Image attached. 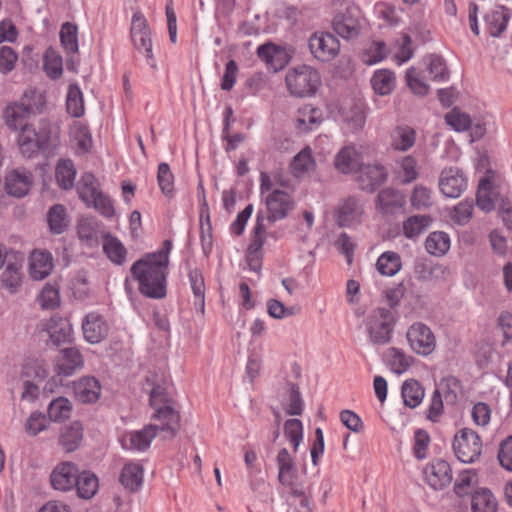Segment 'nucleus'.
<instances>
[{"label":"nucleus","mask_w":512,"mask_h":512,"mask_svg":"<svg viewBox=\"0 0 512 512\" xmlns=\"http://www.w3.org/2000/svg\"><path fill=\"white\" fill-rule=\"evenodd\" d=\"M74 393L80 402L94 403L101 395L100 382L95 377H82L74 383Z\"/></svg>","instance_id":"obj_27"},{"label":"nucleus","mask_w":512,"mask_h":512,"mask_svg":"<svg viewBox=\"0 0 512 512\" xmlns=\"http://www.w3.org/2000/svg\"><path fill=\"white\" fill-rule=\"evenodd\" d=\"M364 209L355 197L343 199L334 211V218L341 227H352L361 223Z\"/></svg>","instance_id":"obj_14"},{"label":"nucleus","mask_w":512,"mask_h":512,"mask_svg":"<svg viewBox=\"0 0 512 512\" xmlns=\"http://www.w3.org/2000/svg\"><path fill=\"white\" fill-rule=\"evenodd\" d=\"M23 258L15 254L13 260H9L1 274V286L11 294L19 292L24 274L22 272Z\"/></svg>","instance_id":"obj_21"},{"label":"nucleus","mask_w":512,"mask_h":512,"mask_svg":"<svg viewBox=\"0 0 512 512\" xmlns=\"http://www.w3.org/2000/svg\"><path fill=\"white\" fill-rule=\"evenodd\" d=\"M451 246L449 235L443 231L431 232L425 240L426 251L433 256L445 255Z\"/></svg>","instance_id":"obj_38"},{"label":"nucleus","mask_w":512,"mask_h":512,"mask_svg":"<svg viewBox=\"0 0 512 512\" xmlns=\"http://www.w3.org/2000/svg\"><path fill=\"white\" fill-rule=\"evenodd\" d=\"M410 349L420 356H428L436 349V337L433 331L422 322H415L406 331Z\"/></svg>","instance_id":"obj_9"},{"label":"nucleus","mask_w":512,"mask_h":512,"mask_svg":"<svg viewBox=\"0 0 512 512\" xmlns=\"http://www.w3.org/2000/svg\"><path fill=\"white\" fill-rule=\"evenodd\" d=\"M511 12L504 6H495L484 16L485 27L492 37L500 36L507 28Z\"/></svg>","instance_id":"obj_25"},{"label":"nucleus","mask_w":512,"mask_h":512,"mask_svg":"<svg viewBox=\"0 0 512 512\" xmlns=\"http://www.w3.org/2000/svg\"><path fill=\"white\" fill-rule=\"evenodd\" d=\"M82 365L83 358L79 350L76 348H66L61 352L56 371L59 375L70 376Z\"/></svg>","instance_id":"obj_35"},{"label":"nucleus","mask_w":512,"mask_h":512,"mask_svg":"<svg viewBox=\"0 0 512 512\" xmlns=\"http://www.w3.org/2000/svg\"><path fill=\"white\" fill-rule=\"evenodd\" d=\"M453 451L463 463H472L479 458L482 451L480 436L470 428L460 429L453 439Z\"/></svg>","instance_id":"obj_8"},{"label":"nucleus","mask_w":512,"mask_h":512,"mask_svg":"<svg viewBox=\"0 0 512 512\" xmlns=\"http://www.w3.org/2000/svg\"><path fill=\"white\" fill-rule=\"evenodd\" d=\"M77 494L80 498L90 499L98 491L99 482L96 475L90 472L79 473L77 482L75 483Z\"/></svg>","instance_id":"obj_52"},{"label":"nucleus","mask_w":512,"mask_h":512,"mask_svg":"<svg viewBox=\"0 0 512 512\" xmlns=\"http://www.w3.org/2000/svg\"><path fill=\"white\" fill-rule=\"evenodd\" d=\"M284 435L292 444L293 451L296 453L303 439V425L298 419H289L284 424Z\"/></svg>","instance_id":"obj_61"},{"label":"nucleus","mask_w":512,"mask_h":512,"mask_svg":"<svg viewBox=\"0 0 512 512\" xmlns=\"http://www.w3.org/2000/svg\"><path fill=\"white\" fill-rule=\"evenodd\" d=\"M495 173L491 170L487 171L486 176L481 178L477 191V205L486 212H489L495 207L496 193L493 187V180Z\"/></svg>","instance_id":"obj_28"},{"label":"nucleus","mask_w":512,"mask_h":512,"mask_svg":"<svg viewBox=\"0 0 512 512\" xmlns=\"http://www.w3.org/2000/svg\"><path fill=\"white\" fill-rule=\"evenodd\" d=\"M374 13L387 26H396L400 22L396 8L387 2H377L374 5Z\"/></svg>","instance_id":"obj_59"},{"label":"nucleus","mask_w":512,"mask_h":512,"mask_svg":"<svg viewBox=\"0 0 512 512\" xmlns=\"http://www.w3.org/2000/svg\"><path fill=\"white\" fill-rule=\"evenodd\" d=\"M66 109L67 112L76 118L84 115L85 106L83 93L78 85L70 84L66 96Z\"/></svg>","instance_id":"obj_50"},{"label":"nucleus","mask_w":512,"mask_h":512,"mask_svg":"<svg viewBox=\"0 0 512 512\" xmlns=\"http://www.w3.org/2000/svg\"><path fill=\"white\" fill-rule=\"evenodd\" d=\"M323 121V112L311 104L300 106L294 114L293 123L299 133L317 129Z\"/></svg>","instance_id":"obj_17"},{"label":"nucleus","mask_w":512,"mask_h":512,"mask_svg":"<svg viewBox=\"0 0 512 512\" xmlns=\"http://www.w3.org/2000/svg\"><path fill=\"white\" fill-rule=\"evenodd\" d=\"M446 123L455 131H466L471 127L470 116L459 108H453L445 115Z\"/></svg>","instance_id":"obj_58"},{"label":"nucleus","mask_w":512,"mask_h":512,"mask_svg":"<svg viewBox=\"0 0 512 512\" xmlns=\"http://www.w3.org/2000/svg\"><path fill=\"white\" fill-rule=\"evenodd\" d=\"M50 339L56 345L70 342L73 334V327L68 319L52 317L46 325Z\"/></svg>","instance_id":"obj_30"},{"label":"nucleus","mask_w":512,"mask_h":512,"mask_svg":"<svg viewBox=\"0 0 512 512\" xmlns=\"http://www.w3.org/2000/svg\"><path fill=\"white\" fill-rule=\"evenodd\" d=\"M100 223L92 217L83 218L77 226L78 236L83 241H92L97 239Z\"/></svg>","instance_id":"obj_64"},{"label":"nucleus","mask_w":512,"mask_h":512,"mask_svg":"<svg viewBox=\"0 0 512 512\" xmlns=\"http://www.w3.org/2000/svg\"><path fill=\"white\" fill-rule=\"evenodd\" d=\"M388 50L383 41L369 43L361 52L360 59L364 64L374 65L387 56Z\"/></svg>","instance_id":"obj_53"},{"label":"nucleus","mask_w":512,"mask_h":512,"mask_svg":"<svg viewBox=\"0 0 512 512\" xmlns=\"http://www.w3.org/2000/svg\"><path fill=\"white\" fill-rule=\"evenodd\" d=\"M72 412L71 402L64 397L54 399L48 407V416L54 422H62L68 419Z\"/></svg>","instance_id":"obj_55"},{"label":"nucleus","mask_w":512,"mask_h":512,"mask_svg":"<svg viewBox=\"0 0 512 512\" xmlns=\"http://www.w3.org/2000/svg\"><path fill=\"white\" fill-rule=\"evenodd\" d=\"M264 203L267 211V220L276 222L284 219L294 208L291 194L283 190H275L265 196Z\"/></svg>","instance_id":"obj_12"},{"label":"nucleus","mask_w":512,"mask_h":512,"mask_svg":"<svg viewBox=\"0 0 512 512\" xmlns=\"http://www.w3.org/2000/svg\"><path fill=\"white\" fill-rule=\"evenodd\" d=\"M47 369L42 360L27 359L22 365L21 376L25 378H33L36 380H43L47 377Z\"/></svg>","instance_id":"obj_60"},{"label":"nucleus","mask_w":512,"mask_h":512,"mask_svg":"<svg viewBox=\"0 0 512 512\" xmlns=\"http://www.w3.org/2000/svg\"><path fill=\"white\" fill-rule=\"evenodd\" d=\"M316 163L310 147L302 149L291 162V172L295 177H303L315 169Z\"/></svg>","instance_id":"obj_37"},{"label":"nucleus","mask_w":512,"mask_h":512,"mask_svg":"<svg viewBox=\"0 0 512 512\" xmlns=\"http://www.w3.org/2000/svg\"><path fill=\"white\" fill-rule=\"evenodd\" d=\"M278 480L294 496H303V486L298 482L295 461L286 448L279 450L276 456Z\"/></svg>","instance_id":"obj_10"},{"label":"nucleus","mask_w":512,"mask_h":512,"mask_svg":"<svg viewBox=\"0 0 512 512\" xmlns=\"http://www.w3.org/2000/svg\"><path fill=\"white\" fill-rule=\"evenodd\" d=\"M471 508L473 512H496L497 501L490 490L481 488L472 495Z\"/></svg>","instance_id":"obj_48"},{"label":"nucleus","mask_w":512,"mask_h":512,"mask_svg":"<svg viewBox=\"0 0 512 512\" xmlns=\"http://www.w3.org/2000/svg\"><path fill=\"white\" fill-rule=\"evenodd\" d=\"M30 114L31 112L25 103H11L5 108L3 117L8 128L16 131L21 130L23 126H28L25 121Z\"/></svg>","instance_id":"obj_32"},{"label":"nucleus","mask_w":512,"mask_h":512,"mask_svg":"<svg viewBox=\"0 0 512 512\" xmlns=\"http://www.w3.org/2000/svg\"><path fill=\"white\" fill-rule=\"evenodd\" d=\"M43 70L51 79H58L63 74L62 56L53 47H49L43 55Z\"/></svg>","instance_id":"obj_46"},{"label":"nucleus","mask_w":512,"mask_h":512,"mask_svg":"<svg viewBox=\"0 0 512 512\" xmlns=\"http://www.w3.org/2000/svg\"><path fill=\"white\" fill-rule=\"evenodd\" d=\"M263 221L264 218L258 214L253 231V238L248 248L247 263L250 269L255 272H258L261 268L260 250L265 241V225Z\"/></svg>","instance_id":"obj_23"},{"label":"nucleus","mask_w":512,"mask_h":512,"mask_svg":"<svg viewBox=\"0 0 512 512\" xmlns=\"http://www.w3.org/2000/svg\"><path fill=\"white\" fill-rule=\"evenodd\" d=\"M77 192L80 199L87 205L101 192L100 184L97 178L91 173H85L82 175Z\"/></svg>","instance_id":"obj_45"},{"label":"nucleus","mask_w":512,"mask_h":512,"mask_svg":"<svg viewBox=\"0 0 512 512\" xmlns=\"http://www.w3.org/2000/svg\"><path fill=\"white\" fill-rule=\"evenodd\" d=\"M157 182L162 193L168 197L174 194V176L167 163H160L157 172Z\"/></svg>","instance_id":"obj_57"},{"label":"nucleus","mask_w":512,"mask_h":512,"mask_svg":"<svg viewBox=\"0 0 512 512\" xmlns=\"http://www.w3.org/2000/svg\"><path fill=\"white\" fill-rule=\"evenodd\" d=\"M120 482L126 489L136 491L143 482V467L134 462L125 464L120 475Z\"/></svg>","instance_id":"obj_36"},{"label":"nucleus","mask_w":512,"mask_h":512,"mask_svg":"<svg viewBox=\"0 0 512 512\" xmlns=\"http://www.w3.org/2000/svg\"><path fill=\"white\" fill-rule=\"evenodd\" d=\"M53 257L50 252L36 249L29 256L28 272L33 280L41 281L50 275Z\"/></svg>","instance_id":"obj_22"},{"label":"nucleus","mask_w":512,"mask_h":512,"mask_svg":"<svg viewBox=\"0 0 512 512\" xmlns=\"http://www.w3.org/2000/svg\"><path fill=\"white\" fill-rule=\"evenodd\" d=\"M109 332V325L104 317L96 312L88 313L82 321L84 339L90 344L103 341Z\"/></svg>","instance_id":"obj_16"},{"label":"nucleus","mask_w":512,"mask_h":512,"mask_svg":"<svg viewBox=\"0 0 512 512\" xmlns=\"http://www.w3.org/2000/svg\"><path fill=\"white\" fill-rule=\"evenodd\" d=\"M378 207L385 213L401 208L405 203L404 195L392 188L383 189L377 198Z\"/></svg>","instance_id":"obj_44"},{"label":"nucleus","mask_w":512,"mask_h":512,"mask_svg":"<svg viewBox=\"0 0 512 512\" xmlns=\"http://www.w3.org/2000/svg\"><path fill=\"white\" fill-rule=\"evenodd\" d=\"M361 163V154L352 145L343 147L336 154L334 159L335 168L343 174H350L358 171L362 166Z\"/></svg>","instance_id":"obj_26"},{"label":"nucleus","mask_w":512,"mask_h":512,"mask_svg":"<svg viewBox=\"0 0 512 512\" xmlns=\"http://www.w3.org/2000/svg\"><path fill=\"white\" fill-rule=\"evenodd\" d=\"M401 267V257L393 251L382 253L376 262V269L383 276H394L401 270Z\"/></svg>","instance_id":"obj_43"},{"label":"nucleus","mask_w":512,"mask_h":512,"mask_svg":"<svg viewBox=\"0 0 512 512\" xmlns=\"http://www.w3.org/2000/svg\"><path fill=\"white\" fill-rule=\"evenodd\" d=\"M384 361L391 372L401 375L413 365L414 358L399 348L391 347L386 350Z\"/></svg>","instance_id":"obj_29"},{"label":"nucleus","mask_w":512,"mask_h":512,"mask_svg":"<svg viewBox=\"0 0 512 512\" xmlns=\"http://www.w3.org/2000/svg\"><path fill=\"white\" fill-rule=\"evenodd\" d=\"M79 470L72 462L59 463L50 475V482L54 489L70 491L75 487Z\"/></svg>","instance_id":"obj_18"},{"label":"nucleus","mask_w":512,"mask_h":512,"mask_svg":"<svg viewBox=\"0 0 512 512\" xmlns=\"http://www.w3.org/2000/svg\"><path fill=\"white\" fill-rule=\"evenodd\" d=\"M60 43L67 55L76 54L79 51L78 27L71 22H65L60 28Z\"/></svg>","instance_id":"obj_40"},{"label":"nucleus","mask_w":512,"mask_h":512,"mask_svg":"<svg viewBox=\"0 0 512 512\" xmlns=\"http://www.w3.org/2000/svg\"><path fill=\"white\" fill-rule=\"evenodd\" d=\"M103 250L114 264L121 265L126 260V248L118 238L110 234L103 236Z\"/></svg>","instance_id":"obj_41"},{"label":"nucleus","mask_w":512,"mask_h":512,"mask_svg":"<svg viewBox=\"0 0 512 512\" xmlns=\"http://www.w3.org/2000/svg\"><path fill=\"white\" fill-rule=\"evenodd\" d=\"M289 93L295 97L313 96L321 84L319 72L310 65L302 64L290 68L285 76Z\"/></svg>","instance_id":"obj_5"},{"label":"nucleus","mask_w":512,"mask_h":512,"mask_svg":"<svg viewBox=\"0 0 512 512\" xmlns=\"http://www.w3.org/2000/svg\"><path fill=\"white\" fill-rule=\"evenodd\" d=\"M257 55L266 63L269 69L275 72L283 69L291 58L286 48L273 43H266L259 46Z\"/></svg>","instance_id":"obj_20"},{"label":"nucleus","mask_w":512,"mask_h":512,"mask_svg":"<svg viewBox=\"0 0 512 512\" xmlns=\"http://www.w3.org/2000/svg\"><path fill=\"white\" fill-rule=\"evenodd\" d=\"M431 222V217L426 215L411 216L403 223V233L410 239L418 237L429 227Z\"/></svg>","instance_id":"obj_54"},{"label":"nucleus","mask_w":512,"mask_h":512,"mask_svg":"<svg viewBox=\"0 0 512 512\" xmlns=\"http://www.w3.org/2000/svg\"><path fill=\"white\" fill-rule=\"evenodd\" d=\"M38 301L44 309H54L58 307L60 304L58 288L52 284H46L38 296Z\"/></svg>","instance_id":"obj_63"},{"label":"nucleus","mask_w":512,"mask_h":512,"mask_svg":"<svg viewBox=\"0 0 512 512\" xmlns=\"http://www.w3.org/2000/svg\"><path fill=\"white\" fill-rule=\"evenodd\" d=\"M395 75L391 70L380 69L374 72L371 78L373 90L379 95H388L395 88Z\"/></svg>","instance_id":"obj_42"},{"label":"nucleus","mask_w":512,"mask_h":512,"mask_svg":"<svg viewBox=\"0 0 512 512\" xmlns=\"http://www.w3.org/2000/svg\"><path fill=\"white\" fill-rule=\"evenodd\" d=\"M401 397L406 407L414 409L422 403L425 389L419 381L412 378L407 379L401 386Z\"/></svg>","instance_id":"obj_33"},{"label":"nucleus","mask_w":512,"mask_h":512,"mask_svg":"<svg viewBox=\"0 0 512 512\" xmlns=\"http://www.w3.org/2000/svg\"><path fill=\"white\" fill-rule=\"evenodd\" d=\"M76 173L75 166L70 159H62L58 161L55 169L57 184L62 189H71L74 186Z\"/></svg>","instance_id":"obj_47"},{"label":"nucleus","mask_w":512,"mask_h":512,"mask_svg":"<svg viewBox=\"0 0 512 512\" xmlns=\"http://www.w3.org/2000/svg\"><path fill=\"white\" fill-rule=\"evenodd\" d=\"M21 154L31 158L39 152L47 151L52 145V127L49 121L42 120L38 128L23 126L18 135Z\"/></svg>","instance_id":"obj_4"},{"label":"nucleus","mask_w":512,"mask_h":512,"mask_svg":"<svg viewBox=\"0 0 512 512\" xmlns=\"http://www.w3.org/2000/svg\"><path fill=\"white\" fill-rule=\"evenodd\" d=\"M47 222L52 233H63L69 224L65 207L60 204L52 206L47 213Z\"/></svg>","instance_id":"obj_51"},{"label":"nucleus","mask_w":512,"mask_h":512,"mask_svg":"<svg viewBox=\"0 0 512 512\" xmlns=\"http://www.w3.org/2000/svg\"><path fill=\"white\" fill-rule=\"evenodd\" d=\"M130 40L135 50L142 54L149 66L156 67L153 54L152 30L148 20L140 11L133 13L130 25Z\"/></svg>","instance_id":"obj_6"},{"label":"nucleus","mask_w":512,"mask_h":512,"mask_svg":"<svg viewBox=\"0 0 512 512\" xmlns=\"http://www.w3.org/2000/svg\"><path fill=\"white\" fill-rule=\"evenodd\" d=\"M425 482L435 490L447 487L452 481V471L447 461L435 459L423 470Z\"/></svg>","instance_id":"obj_13"},{"label":"nucleus","mask_w":512,"mask_h":512,"mask_svg":"<svg viewBox=\"0 0 512 512\" xmlns=\"http://www.w3.org/2000/svg\"><path fill=\"white\" fill-rule=\"evenodd\" d=\"M467 188V178L456 167L445 168L439 178V189L449 198L459 197Z\"/></svg>","instance_id":"obj_15"},{"label":"nucleus","mask_w":512,"mask_h":512,"mask_svg":"<svg viewBox=\"0 0 512 512\" xmlns=\"http://www.w3.org/2000/svg\"><path fill=\"white\" fill-rule=\"evenodd\" d=\"M358 170V181L363 190L373 191L387 178V171L380 164L361 166Z\"/></svg>","instance_id":"obj_24"},{"label":"nucleus","mask_w":512,"mask_h":512,"mask_svg":"<svg viewBox=\"0 0 512 512\" xmlns=\"http://www.w3.org/2000/svg\"><path fill=\"white\" fill-rule=\"evenodd\" d=\"M33 176L24 168H16L9 171L5 177V189L9 195L23 197L30 190Z\"/></svg>","instance_id":"obj_19"},{"label":"nucleus","mask_w":512,"mask_h":512,"mask_svg":"<svg viewBox=\"0 0 512 512\" xmlns=\"http://www.w3.org/2000/svg\"><path fill=\"white\" fill-rule=\"evenodd\" d=\"M332 18L333 31L343 39L357 38L365 26V18L358 5L349 0L335 3Z\"/></svg>","instance_id":"obj_3"},{"label":"nucleus","mask_w":512,"mask_h":512,"mask_svg":"<svg viewBox=\"0 0 512 512\" xmlns=\"http://www.w3.org/2000/svg\"><path fill=\"white\" fill-rule=\"evenodd\" d=\"M189 281L196 298L195 305H198L203 313L205 308V284L202 273L197 269L191 271Z\"/></svg>","instance_id":"obj_62"},{"label":"nucleus","mask_w":512,"mask_h":512,"mask_svg":"<svg viewBox=\"0 0 512 512\" xmlns=\"http://www.w3.org/2000/svg\"><path fill=\"white\" fill-rule=\"evenodd\" d=\"M396 318L385 308L371 312L366 319V330L369 340L374 345H385L392 339Z\"/></svg>","instance_id":"obj_7"},{"label":"nucleus","mask_w":512,"mask_h":512,"mask_svg":"<svg viewBox=\"0 0 512 512\" xmlns=\"http://www.w3.org/2000/svg\"><path fill=\"white\" fill-rule=\"evenodd\" d=\"M393 59L398 65L410 60L413 56L412 41L408 34H402L393 47Z\"/></svg>","instance_id":"obj_56"},{"label":"nucleus","mask_w":512,"mask_h":512,"mask_svg":"<svg viewBox=\"0 0 512 512\" xmlns=\"http://www.w3.org/2000/svg\"><path fill=\"white\" fill-rule=\"evenodd\" d=\"M83 439V427L75 421L62 428L59 436V444L66 452L75 451Z\"/></svg>","instance_id":"obj_34"},{"label":"nucleus","mask_w":512,"mask_h":512,"mask_svg":"<svg viewBox=\"0 0 512 512\" xmlns=\"http://www.w3.org/2000/svg\"><path fill=\"white\" fill-rule=\"evenodd\" d=\"M390 137V144L394 150L407 151L415 144L416 133L411 127L399 126L391 132Z\"/></svg>","instance_id":"obj_39"},{"label":"nucleus","mask_w":512,"mask_h":512,"mask_svg":"<svg viewBox=\"0 0 512 512\" xmlns=\"http://www.w3.org/2000/svg\"><path fill=\"white\" fill-rule=\"evenodd\" d=\"M150 404L155 410L153 423L141 430L125 432L120 437L122 448L126 450L144 451L150 447L152 440L159 432H164L173 437L180 422L179 413L173 407V401L166 389L156 386L150 394Z\"/></svg>","instance_id":"obj_1"},{"label":"nucleus","mask_w":512,"mask_h":512,"mask_svg":"<svg viewBox=\"0 0 512 512\" xmlns=\"http://www.w3.org/2000/svg\"><path fill=\"white\" fill-rule=\"evenodd\" d=\"M172 242L165 240L162 247L146 254L131 267V274L138 282L139 292L152 299H162L167 294V270Z\"/></svg>","instance_id":"obj_2"},{"label":"nucleus","mask_w":512,"mask_h":512,"mask_svg":"<svg viewBox=\"0 0 512 512\" xmlns=\"http://www.w3.org/2000/svg\"><path fill=\"white\" fill-rule=\"evenodd\" d=\"M70 134L80 153H87L91 149L92 136L86 124L75 121L70 128Z\"/></svg>","instance_id":"obj_49"},{"label":"nucleus","mask_w":512,"mask_h":512,"mask_svg":"<svg viewBox=\"0 0 512 512\" xmlns=\"http://www.w3.org/2000/svg\"><path fill=\"white\" fill-rule=\"evenodd\" d=\"M309 49L317 60L329 62L339 54L340 42L329 32H315L309 38Z\"/></svg>","instance_id":"obj_11"},{"label":"nucleus","mask_w":512,"mask_h":512,"mask_svg":"<svg viewBox=\"0 0 512 512\" xmlns=\"http://www.w3.org/2000/svg\"><path fill=\"white\" fill-rule=\"evenodd\" d=\"M393 173L403 184L411 183L416 180L419 175L417 160L411 155L397 159L393 168Z\"/></svg>","instance_id":"obj_31"}]
</instances>
